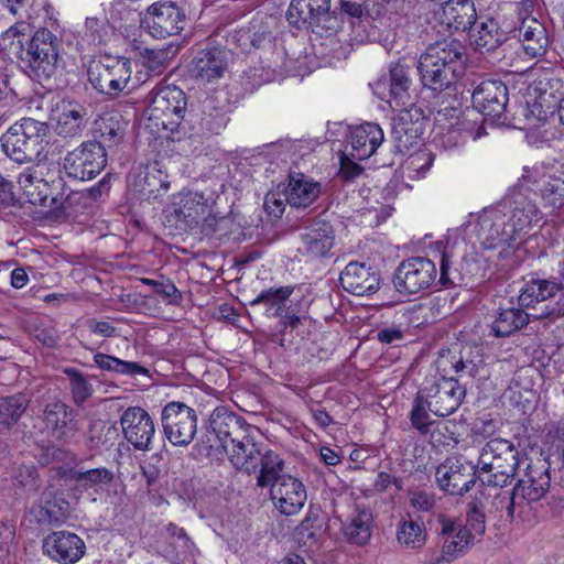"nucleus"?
Returning a JSON list of instances; mask_svg holds the SVG:
<instances>
[{"mask_svg": "<svg viewBox=\"0 0 564 564\" xmlns=\"http://www.w3.org/2000/svg\"><path fill=\"white\" fill-rule=\"evenodd\" d=\"M156 163L148 167V171L144 176V183L149 187V192L152 193L154 191H158L159 188L167 189L169 183L166 181V175L164 177L162 176L161 170L156 169Z\"/></svg>", "mask_w": 564, "mask_h": 564, "instance_id": "64", "label": "nucleus"}, {"mask_svg": "<svg viewBox=\"0 0 564 564\" xmlns=\"http://www.w3.org/2000/svg\"><path fill=\"white\" fill-rule=\"evenodd\" d=\"M527 509L516 496L514 489L511 491H500L492 497L491 508L489 512H494L495 517L503 521H511L516 517H523Z\"/></svg>", "mask_w": 564, "mask_h": 564, "instance_id": "42", "label": "nucleus"}, {"mask_svg": "<svg viewBox=\"0 0 564 564\" xmlns=\"http://www.w3.org/2000/svg\"><path fill=\"white\" fill-rule=\"evenodd\" d=\"M166 533L169 539L175 545L177 553L194 555L196 552L195 544L191 541L183 528H178L174 523L166 525Z\"/></svg>", "mask_w": 564, "mask_h": 564, "instance_id": "56", "label": "nucleus"}, {"mask_svg": "<svg viewBox=\"0 0 564 564\" xmlns=\"http://www.w3.org/2000/svg\"><path fill=\"white\" fill-rule=\"evenodd\" d=\"M141 282L151 286L154 292L163 299H167L170 304H177L182 300L181 291L170 280L141 279Z\"/></svg>", "mask_w": 564, "mask_h": 564, "instance_id": "57", "label": "nucleus"}, {"mask_svg": "<svg viewBox=\"0 0 564 564\" xmlns=\"http://www.w3.org/2000/svg\"><path fill=\"white\" fill-rule=\"evenodd\" d=\"M420 75L423 86L435 93L447 89L456 79V73H420Z\"/></svg>", "mask_w": 564, "mask_h": 564, "instance_id": "58", "label": "nucleus"}, {"mask_svg": "<svg viewBox=\"0 0 564 564\" xmlns=\"http://www.w3.org/2000/svg\"><path fill=\"white\" fill-rule=\"evenodd\" d=\"M510 230L512 228L500 203L484 209L476 225L477 237L486 249H495L501 246L511 247L518 243L519 240L516 234Z\"/></svg>", "mask_w": 564, "mask_h": 564, "instance_id": "12", "label": "nucleus"}, {"mask_svg": "<svg viewBox=\"0 0 564 564\" xmlns=\"http://www.w3.org/2000/svg\"><path fill=\"white\" fill-rule=\"evenodd\" d=\"M286 17L290 24L296 28L329 30L333 20L330 0H292Z\"/></svg>", "mask_w": 564, "mask_h": 564, "instance_id": "19", "label": "nucleus"}, {"mask_svg": "<svg viewBox=\"0 0 564 564\" xmlns=\"http://www.w3.org/2000/svg\"><path fill=\"white\" fill-rule=\"evenodd\" d=\"M550 75L552 73H541L533 78L528 85L527 96L555 107L557 94L562 91L564 85L560 78Z\"/></svg>", "mask_w": 564, "mask_h": 564, "instance_id": "41", "label": "nucleus"}, {"mask_svg": "<svg viewBox=\"0 0 564 564\" xmlns=\"http://www.w3.org/2000/svg\"><path fill=\"white\" fill-rule=\"evenodd\" d=\"M253 425L230 411L227 406H217L209 416V426L207 430V443L210 449H223V445H228L237 437L252 429Z\"/></svg>", "mask_w": 564, "mask_h": 564, "instance_id": "14", "label": "nucleus"}, {"mask_svg": "<svg viewBox=\"0 0 564 564\" xmlns=\"http://www.w3.org/2000/svg\"><path fill=\"white\" fill-rule=\"evenodd\" d=\"M316 519L306 517L296 528L295 536L301 546L313 549L318 543L321 535V525L315 524Z\"/></svg>", "mask_w": 564, "mask_h": 564, "instance_id": "54", "label": "nucleus"}, {"mask_svg": "<svg viewBox=\"0 0 564 564\" xmlns=\"http://www.w3.org/2000/svg\"><path fill=\"white\" fill-rule=\"evenodd\" d=\"M373 517L368 508H357L343 532L347 541L355 545H366L371 538Z\"/></svg>", "mask_w": 564, "mask_h": 564, "instance_id": "40", "label": "nucleus"}, {"mask_svg": "<svg viewBox=\"0 0 564 564\" xmlns=\"http://www.w3.org/2000/svg\"><path fill=\"white\" fill-rule=\"evenodd\" d=\"M97 367L105 371L135 377L138 375H148L149 370L134 361L121 360L115 356L98 352L94 356Z\"/></svg>", "mask_w": 564, "mask_h": 564, "instance_id": "45", "label": "nucleus"}, {"mask_svg": "<svg viewBox=\"0 0 564 564\" xmlns=\"http://www.w3.org/2000/svg\"><path fill=\"white\" fill-rule=\"evenodd\" d=\"M460 273L453 268V257L448 251L441 254L438 283L443 286H453L462 283Z\"/></svg>", "mask_w": 564, "mask_h": 564, "instance_id": "55", "label": "nucleus"}, {"mask_svg": "<svg viewBox=\"0 0 564 564\" xmlns=\"http://www.w3.org/2000/svg\"><path fill=\"white\" fill-rule=\"evenodd\" d=\"M501 207L508 218L511 232L516 234L519 243L536 227L543 219V213L534 199L521 192H512L501 202Z\"/></svg>", "mask_w": 564, "mask_h": 564, "instance_id": "8", "label": "nucleus"}, {"mask_svg": "<svg viewBox=\"0 0 564 564\" xmlns=\"http://www.w3.org/2000/svg\"><path fill=\"white\" fill-rule=\"evenodd\" d=\"M64 373L69 381V389L75 404H83L93 394V386L76 368H66Z\"/></svg>", "mask_w": 564, "mask_h": 564, "instance_id": "50", "label": "nucleus"}, {"mask_svg": "<svg viewBox=\"0 0 564 564\" xmlns=\"http://www.w3.org/2000/svg\"><path fill=\"white\" fill-rule=\"evenodd\" d=\"M68 477L73 481L76 491L99 495L113 481L115 474L106 467H98L86 470L70 469Z\"/></svg>", "mask_w": 564, "mask_h": 564, "instance_id": "33", "label": "nucleus"}, {"mask_svg": "<svg viewBox=\"0 0 564 564\" xmlns=\"http://www.w3.org/2000/svg\"><path fill=\"white\" fill-rule=\"evenodd\" d=\"M29 25L24 22L15 23L4 31H0V46L4 50L11 48L15 45L17 47H23V36Z\"/></svg>", "mask_w": 564, "mask_h": 564, "instance_id": "59", "label": "nucleus"}, {"mask_svg": "<svg viewBox=\"0 0 564 564\" xmlns=\"http://www.w3.org/2000/svg\"><path fill=\"white\" fill-rule=\"evenodd\" d=\"M474 111L463 113L460 109L451 107L437 111L435 117L436 138L442 147L449 149L463 143L466 139L478 140L486 130L478 118L471 119Z\"/></svg>", "mask_w": 564, "mask_h": 564, "instance_id": "6", "label": "nucleus"}, {"mask_svg": "<svg viewBox=\"0 0 564 564\" xmlns=\"http://www.w3.org/2000/svg\"><path fill=\"white\" fill-rule=\"evenodd\" d=\"M165 437L175 446H188L197 432L196 411L183 402H169L162 410Z\"/></svg>", "mask_w": 564, "mask_h": 564, "instance_id": "7", "label": "nucleus"}, {"mask_svg": "<svg viewBox=\"0 0 564 564\" xmlns=\"http://www.w3.org/2000/svg\"><path fill=\"white\" fill-rule=\"evenodd\" d=\"M539 193L544 207L562 208L564 206V171L560 172V175L554 173L544 176Z\"/></svg>", "mask_w": 564, "mask_h": 564, "instance_id": "44", "label": "nucleus"}, {"mask_svg": "<svg viewBox=\"0 0 564 564\" xmlns=\"http://www.w3.org/2000/svg\"><path fill=\"white\" fill-rule=\"evenodd\" d=\"M435 263L423 257L403 260L394 272L393 283L400 294H416L429 289L436 281Z\"/></svg>", "mask_w": 564, "mask_h": 564, "instance_id": "11", "label": "nucleus"}, {"mask_svg": "<svg viewBox=\"0 0 564 564\" xmlns=\"http://www.w3.org/2000/svg\"><path fill=\"white\" fill-rule=\"evenodd\" d=\"M43 422L47 432L56 440H68L79 430L74 410L61 400L45 404Z\"/></svg>", "mask_w": 564, "mask_h": 564, "instance_id": "22", "label": "nucleus"}, {"mask_svg": "<svg viewBox=\"0 0 564 564\" xmlns=\"http://www.w3.org/2000/svg\"><path fill=\"white\" fill-rule=\"evenodd\" d=\"M54 119L56 120L55 130L58 135L74 138L82 134L86 128L89 113L84 105L75 100L63 99L56 104Z\"/></svg>", "mask_w": 564, "mask_h": 564, "instance_id": "24", "label": "nucleus"}, {"mask_svg": "<svg viewBox=\"0 0 564 564\" xmlns=\"http://www.w3.org/2000/svg\"><path fill=\"white\" fill-rule=\"evenodd\" d=\"M206 212L207 205L204 196L199 193L188 192L180 196L178 200L174 203L173 215L181 225L193 228Z\"/></svg>", "mask_w": 564, "mask_h": 564, "instance_id": "35", "label": "nucleus"}, {"mask_svg": "<svg viewBox=\"0 0 564 564\" xmlns=\"http://www.w3.org/2000/svg\"><path fill=\"white\" fill-rule=\"evenodd\" d=\"M474 44L479 50L491 51L503 41V34L499 31L494 20L481 22L477 32L473 35Z\"/></svg>", "mask_w": 564, "mask_h": 564, "instance_id": "48", "label": "nucleus"}, {"mask_svg": "<svg viewBox=\"0 0 564 564\" xmlns=\"http://www.w3.org/2000/svg\"><path fill=\"white\" fill-rule=\"evenodd\" d=\"M26 57L33 70H45L57 61L56 37L47 29L37 30L29 41Z\"/></svg>", "mask_w": 564, "mask_h": 564, "instance_id": "27", "label": "nucleus"}, {"mask_svg": "<svg viewBox=\"0 0 564 564\" xmlns=\"http://www.w3.org/2000/svg\"><path fill=\"white\" fill-rule=\"evenodd\" d=\"M462 53L456 42H437L430 45L421 55L417 70H442L445 67L456 69Z\"/></svg>", "mask_w": 564, "mask_h": 564, "instance_id": "30", "label": "nucleus"}, {"mask_svg": "<svg viewBox=\"0 0 564 564\" xmlns=\"http://www.w3.org/2000/svg\"><path fill=\"white\" fill-rule=\"evenodd\" d=\"M435 478L443 491L463 496L478 479V467L463 456H451L437 466Z\"/></svg>", "mask_w": 564, "mask_h": 564, "instance_id": "13", "label": "nucleus"}, {"mask_svg": "<svg viewBox=\"0 0 564 564\" xmlns=\"http://www.w3.org/2000/svg\"><path fill=\"white\" fill-rule=\"evenodd\" d=\"M564 316V296L555 304L545 305L540 314L530 315L521 308L510 307L501 310L491 324V332L496 337H507L525 326L530 318L554 321Z\"/></svg>", "mask_w": 564, "mask_h": 564, "instance_id": "16", "label": "nucleus"}, {"mask_svg": "<svg viewBox=\"0 0 564 564\" xmlns=\"http://www.w3.org/2000/svg\"><path fill=\"white\" fill-rule=\"evenodd\" d=\"M334 240L333 226L325 220L317 219L304 228L299 250L310 258L325 257L333 248Z\"/></svg>", "mask_w": 564, "mask_h": 564, "instance_id": "25", "label": "nucleus"}, {"mask_svg": "<svg viewBox=\"0 0 564 564\" xmlns=\"http://www.w3.org/2000/svg\"><path fill=\"white\" fill-rule=\"evenodd\" d=\"M441 524V535L444 539L441 557L451 563L470 549L474 534L468 527H462L449 519H442Z\"/></svg>", "mask_w": 564, "mask_h": 564, "instance_id": "26", "label": "nucleus"}, {"mask_svg": "<svg viewBox=\"0 0 564 564\" xmlns=\"http://www.w3.org/2000/svg\"><path fill=\"white\" fill-rule=\"evenodd\" d=\"M473 104L479 112L491 118H500L508 102V89L501 80H485L473 93Z\"/></svg>", "mask_w": 564, "mask_h": 564, "instance_id": "23", "label": "nucleus"}, {"mask_svg": "<svg viewBox=\"0 0 564 564\" xmlns=\"http://www.w3.org/2000/svg\"><path fill=\"white\" fill-rule=\"evenodd\" d=\"M562 285L554 280L531 279L521 289L519 304L524 307L546 301L560 294Z\"/></svg>", "mask_w": 564, "mask_h": 564, "instance_id": "39", "label": "nucleus"}, {"mask_svg": "<svg viewBox=\"0 0 564 564\" xmlns=\"http://www.w3.org/2000/svg\"><path fill=\"white\" fill-rule=\"evenodd\" d=\"M451 365L455 373L458 376L456 379L475 378L479 372V365L473 359L460 356H452Z\"/></svg>", "mask_w": 564, "mask_h": 564, "instance_id": "62", "label": "nucleus"}, {"mask_svg": "<svg viewBox=\"0 0 564 564\" xmlns=\"http://www.w3.org/2000/svg\"><path fill=\"white\" fill-rule=\"evenodd\" d=\"M258 436L259 431L253 426L230 444L223 445V451L237 469L247 474L259 473L257 486L264 488L269 487L276 471L283 470L284 462L275 452L265 448L263 443H259Z\"/></svg>", "mask_w": 564, "mask_h": 564, "instance_id": "1", "label": "nucleus"}, {"mask_svg": "<svg viewBox=\"0 0 564 564\" xmlns=\"http://www.w3.org/2000/svg\"><path fill=\"white\" fill-rule=\"evenodd\" d=\"M465 527L470 529L474 539L485 532V513L481 506L476 501L468 503L467 523Z\"/></svg>", "mask_w": 564, "mask_h": 564, "instance_id": "61", "label": "nucleus"}, {"mask_svg": "<svg viewBox=\"0 0 564 564\" xmlns=\"http://www.w3.org/2000/svg\"><path fill=\"white\" fill-rule=\"evenodd\" d=\"M127 129V122L117 111L106 112L99 116L95 121V137L104 149L112 148L123 141Z\"/></svg>", "mask_w": 564, "mask_h": 564, "instance_id": "34", "label": "nucleus"}, {"mask_svg": "<svg viewBox=\"0 0 564 564\" xmlns=\"http://www.w3.org/2000/svg\"><path fill=\"white\" fill-rule=\"evenodd\" d=\"M518 37L523 51L530 57H536L544 53L547 45L545 28L536 19L527 17L518 29Z\"/></svg>", "mask_w": 564, "mask_h": 564, "instance_id": "37", "label": "nucleus"}, {"mask_svg": "<svg viewBox=\"0 0 564 564\" xmlns=\"http://www.w3.org/2000/svg\"><path fill=\"white\" fill-rule=\"evenodd\" d=\"M107 153L100 142L86 141L68 152L63 167L69 177L87 181L96 177L106 166Z\"/></svg>", "mask_w": 564, "mask_h": 564, "instance_id": "9", "label": "nucleus"}, {"mask_svg": "<svg viewBox=\"0 0 564 564\" xmlns=\"http://www.w3.org/2000/svg\"><path fill=\"white\" fill-rule=\"evenodd\" d=\"M90 84L101 94L116 96L124 90L129 84V77H116V73H87Z\"/></svg>", "mask_w": 564, "mask_h": 564, "instance_id": "47", "label": "nucleus"}, {"mask_svg": "<svg viewBox=\"0 0 564 564\" xmlns=\"http://www.w3.org/2000/svg\"><path fill=\"white\" fill-rule=\"evenodd\" d=\"M228 117L224 107L216 108L213 100L207 99L204 102V115L200 119V126L210 133L218 134L227 124Z\"/></svg>", "mask_w": 564, "mask_h": 564, "instance_id": "51", "label": "nucleus"}, {"mask_svg": "<svg viewBox=\"0 0 564 564\" xmlns=\"http://www.w3.org/2000/svg\"><path fill=\"white\" fill-rule=\"evenodd\" d=\"M339 281L344 290L357 296L373 293L379 288L378 274L365 263H348L341 271Z\"/></svg>", "mask_w": 564, "mask_h": 564, "instance_id": "28", "label": "nucleus"}, {"mask_svg": "<svg viewBox=\"0 0 564 564\" xmlns=\"http://www.w3.org/2000/svg\"><path fill=\"white\" fill-rule=\"evenodd\" d=\"M232 59V53L224 48L200 50L192 61L193 70H225Z\"/></svg>", "mask_w": 564, "mask_h": 564, "instance_id": "43", "label": "nucleus"}, {"mask_svg": "<svg viewBox=\"0 0 564 564\" xmlns=\"http://www.w3.org/2000/svg\"><path fill=\"white\" fill-rule=\"evenodd\" d=\"M292 292L293 289L291 286H281L278 289L271 288L258 294L257 297L250 302V305L254 306L264 304L269 310H274V316H281L284 302L289 299Z\"/></svg>", "mask_w": 564, "mask_h": 564, "instance_id": "49", "label": "nucleus"}, {"mask_svg": "<svg viewBox=\"0 0 564 564\" xmlns=\"http://www.w3.org/2000/svg\"><path fill=\"white\" fill-rule=\"evenodd\" d=\"M11 480L13 485L28 492H35L40 487L39 473L34 465H19L12 467Z\"/></svg>", "mask_w": 564, "mask_h": 564, "instance_id": "52", "label": "nucleus"}, {"mask_svg": "<svg viewBox=\"0 0 564 564\" xmlns=\"http://www.w3.org/2000/svg\"><path fill=\"white\" fill-rule=\"evenodd\" d=\"M288 204L292 207H308L321 193V184L302 173H292L285 187Z\"/></svg>", "mask_w": 564, "mask_h": 564, "instance_id": "32", "label": "nucleus"}, {"mask_svg": "<svg viewBox=\"0 0 564 564\" xmlns=\"http://www.w3.org/2000/svg\"><path fill=\"white\" fill-rule=\"evenodd\" d=\"M186 111V97L176 86L161 88L147 110V129L159 137L177 131Z\"/></svg>", "mask_w": 564, "mask_h": 564, "instance_id": "4", "label": "nucleus"}, {"mask_svg": "<svg viewBox=\"0 0 564 564\" xmlns=\"http://www.w3.org/2000/svg\"><path fill=\"white\" fill-rule=\"evenodd\" d=\"M121 427L126 440L139 451H150L155 435V425L150 414L142 408H128L121 416Z\"/></svg>", "mask_w": 564, "mask_h": 564, "instance_id": "20", "label": "nucleus"}, {"mask_svg": "<svg viewBox=\"0 0 564 564\" xmlns=\"http://www.w3.org/2000/svg\"><path fill=\"white\" fill-rule=\"evenodd\" d=\"M419 393L426 402L427 410L436 416H447L454 413L466 395V388L453 377L434 379L430 386H424Z\"/></svg>", "mask_w": 564, "mask_h": 564, "instance_id": "10", "label": "nucleus"}, {"mask_svg": "<svg viewBox=\"0 0 564 564\" xmlns=\"http://www.w3.org/2000/svg\"><path fill=\"white\" fill-rule=\"evenodd\" d=\"M142 23L153 37L165 39L183 30L185 12L172 1H159L148 8Z\"/></svg>", "mask_w": 564, "mask_h": 564, "instance_id": "15", "label": "nucleus"}, {"mask_svg": "<svg viewBox=\"0 0 564 564\" xmlns=\"http://www.w3.org/2000/svg\"><path fill=\"white\" fill-rule=\"evenodd\" d=\"M19 184L30 203L41 202V198L35 196L34 188L43 187L44 189H48V184L43 178H40L30 172H24L19 175Z\"/></svg>", "mask_w": 564, "mask_h": 564, "instance_id": "60", "label": "nucleus"}, {"mask_svg": "<svg viewBox=\"0 0 564 564\" xmlns=\"http://www.w3.org/2000/svg\"><path fill=\"white\" fill-rule=\"evenodd\" d=\"M280 474L276 471L269 484L271 500L282 514H296L307 499L305 486L291 475Z\"/></svg>", "mask_w": 564, "mask_h": 564, "instance_id": "17", "label": "nucleus"}, {"mask_svg": "<svg viewBox=\"0 0 564 564\" xmlns=\"http://www.w3.org/2000/svg\"><path fill=\"white\" fill-rule=\"evenodd\" d=\"M397 540L405 547L421 549L426 542L425 529L414 520H402L398 527Z\"/></svg>", "mask_w": 564, "mask_h": 564, "instance_id": "46", "label": "nucleus"}, {"mask_svg": "<svg viewBox=\"0 0 564 564\" xmlns=\"http://www.w3.org/2000/svg\"><path fill=\"white\" fill-rule=\"evenodd\" d=\"M440 22L449 31H467L476 21V10L470 0H448L438 12Z\"/></svg>", "mask_w": 564, "mask_h": 564, "instance_id": "31", "label": "nucleus"}, {"mask_svg": "<svg viewBox=\"0 0 564 564\" xmlns=\"http://www.w3.org/2000/svg\"><path fill=\"white\" fill-rule=\"evenodd\" d=\"M410 80L405 73H384L373 83V93L388 102L394 101L397 106L404 105V97L409 88Z\"/></svg>", "mask_w": 564, "mask_h": 564, "instance_id": "36", "label": "nucleus"}, {"mask_svg": "<svg viewBox=\"0 0 564 564\" xmlns=\"http://www.w3.org/2000/svg\"><path fill=\"white\" fill-rule=\"evenodd\" d=\"M286 204V189L284 188L282 193L269 192L264 197L263 207L269 215L279 218L282 216Z\"/></svg>", "mask_w": 564, "mask_h": 564, "instance_id": "63", "label": "nucleus"}, {"mask_svg": "<svg viewBox=\"0 0 564 564\" xmlns=\"http://www.w3.org/2000/svg\"><path fill=\"white\" fill-rule=\"evenodd\" d=\"M50 129L45 122L23 118L0 138L3 152L22 164L40 159L48 144Z\"/></svg>", "mask_w": 564, "mask_h": 564, "instance_id": "2", "label": "nucleus"}, {"mask_svg": "<svg viewBox=\"0 0 564 564\" xmlns=\"http://www.w3.org/2000/svg\"><path fill=\"white\" fill-rule=\"evenodd\" d=\"M553 111L552 105L527 96L524 106L519 110V120L523 121L521 129L527 131L525 139L529 144L553 147L554 142L564 139V130L550 121Z\"/></svg>", "mask_w": 564, "mask_h": 564, "instance_id": "5", "label": "nucleus"}, {"mask_svg": "<svg viewBox=\"0 0 564 564\" xmlns=\"http://www.w3.org/2000/svg\"><path fill=\"white\" fill-rule=\"evenodd\" d=\"M30 402L31 397L25 392L0 398V434L12 430L17 425Z\"/></svg>", "mask_w": 564, "mask_h": 564, "instance_id": "38", "label": "nucleus"}, {"mask_svg": "<svg viewBox=\"0 0 564 564\" xmlns=\"http://www.w3.org/2000/svg\"><path fill=\"white\" fill-rule=\"evenodd\" d=\"M519 465V451L511 441L491 438L478 457V479L484 485L502 488L514 477Z\"/></svg>", "mask_w": 564, "mask_h": 564, "instance_id": "3", "label": "nucleus"}, {"mask_svg": "<svg viewBox=\"0 0 564 564\" xmlns=\"http://www.w3.org/2000/svg\"><path fill=\"white\" fill-rule=\"evenodd\" d=\"M427 405L423 397L417 392L414 401L410 420L412 426L417 430L421 434L425 435L431 432L433 421L430 419V414L426 411Z\"/></svg>", "mask_w": 564, "mask_h": 564, "instance_id": "53", "label": "nucleus"}, {"mask_svg": "<svg viewBox=\"0 0 564 564\" xmlns=\"http://www.w3.org/2000/svg\"><path fill=\"white\" fill-rule=\"evenodd\" d=\"M384 134L379 124L365 122L351 129L349 155L355 160H366L376 153Z\"/></svg>", "mask_w": 564, "mask_h": 564, "instance_id": "29", "label": "nucleus"}, {"mask_svg": "<svg viewBox=\"0 0 564 564\" xmlns=\"http://www.w3.org/2000/svg\"><path fill=\"white\" fill-rule=\"evenodd\" d=\"M551 486L550 466L544 459L527 464L523 475L513 487L516 496L527 510L531 503L541 500Z\"/></svg>", "mask_w": 564, "mask_h": 564, "instance_id": "18", "label": "nucleus"}, {"mask_svg": "<svg viewBox=\"0 0 564 564\" xmlns=\"http://www.w3.org/2000/svg\"><path fill=\"white\" fill-rule=\"evenodd\" d=\"M43 551L61 564H74L84 556L86 545L83 539L75 533L56 531L43 540Z\"/></svg>", "mask_w": 564, "mask_h": 564, "instance_id": "21", "label": "nucleus"}]
</instances>
